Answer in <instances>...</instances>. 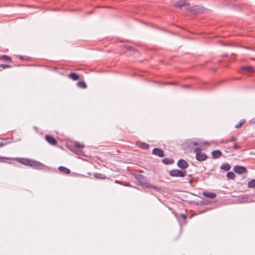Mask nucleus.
Segmentation results:
<instances>
[{"mask_svg":"<svg viewBox=\"0 0 255 255\" xmlns=\"http://www.w3.org/2000/svg\"><path fill=\"white\" fill-rule=\"evenodd\" d=\"M20 163L27 165L29 166L30 167H32L33 168L37 169H42L46 167L45 165L43 164L40 162L30 160L29 159L27 158H18L17 160Z\"/></svg>","mask_w":255,"mask_h":255,"instance_id":"nucleus-1","label":"nucleus"},{"mask_svg":"<svg viewBox=\"0 0 255 255\" xmlns=\"http://www.w3.org/2000/svg\"><path fill=\"white\" fill-rule=\"evenodd\" d=\"M201 149L199 147H196L194 149V152L196 153V158L199 161L205 160L207 156L206 154L201 152Z\"/></svg>","mask_w":255,"mask_h":255,"instance_id":"nucleus-2","label":"nucleus"},{"mask_svg":"<svg viewBox=\"0 0 255 255\" xmlns=\"http://www.w3.org/2000/svg\"><path fill=\"white\" fill-rule=\"evenodd\" d=\"M170 175L173 177H183L186 175V171H182L178 169H173L170 171Z\"/></svg>","mask_w":255,"mask_h":255,"instance_id":"nucleus-3","label":"nucleus"},{"mask_svg":"<svg viewBox=\"0 0 255 255\" xmlns=\"http://www.w3.org/2000/svg\"><path fill=\"white\" fill-rule=\"evenodd\" d=\"M187 10L193 13L197 14L204 11L203 8L199 5H194L187 8Z\"/></svg>","mask_w":255,"mask_h":255,"instance_id":"nucleus-4","label":"nucleus"},{"mask_svg":"<svg viewBox=\"0 0 255 255\" xmlns=\"http://www.w3.org/2000/svg\"><path fill=\"white\" fill-rule=\"evenodd\" d=\"M177 165L179 168L184 169L188 167L189 164L185 160L181 159L178 160Z\"/></svg>","mask_w":255,"mask_h":255,"instance_id":"nucleus-5","label":"nucleus"},{"mask_svg":"<svg viewBox=\"0 0 255 255\" xmlns=\"http://www.w3.org/2000/svg\"><path fill=\"white\" fill-rule=\"evenodd\" d=\"M234 171L238 174H243L247 172L246 168L242 166H235L234 168Z\"/></svg>","mask_w":255,"mask_h":255,"instance_id":"nucleus-6","label":"nucleus"},{"mask_svg":"<svg viewBox=\"0 0 255 255\" xmlns=\"http://www.w3.org/2000/svg\"><path fill=\"white\" fill-rule=\"evenodd\" d=\"M152 153L153 154L157 155L160 157H162L164 156L163 151L159 148H153Z\"/></svg>","mask_w":255,"mask_h":255,"instance_id":"nucleus-7","label":"nucleus"},{"mask_svg":"<svg viewBox=\"0 0 255 255\" xmlns=\"http://www.w3.org/2000/svg\"><path fill=\"white\" fill-rule=\"evenodd\" d=\"M136 179L139 184L141 186H144V185H145V183H146V179L143 175L141 174H138L136 176Z\"/></svg>","mask_w":255,"mask_h":255,"instance_id":"nucleus-8","label":"nucleus"},{"mask_svg":"<svg viewBox=\"0 0 255 255\" xmlns=\"http://www.w3.org/2000/svg\"><path fill=\"white\" fill-rule=\"evenodd\" d=\"M45 139L49 144L52 145H55L57 142L55 138L49 135H46L45 136Z\"/></svg>","mask_w":255,"mask_h":255,"instance_id":"nucleus-9","label":"nucleus"},{"mask_svg":"<svg viewBox=\"0 0 255 255\" xmlns=\"http://www.w3.org/2000/svg\"><path fill=\"white\" fill-rule=\"evenodd\" d=\"M242 70L248 75H250L255 72L254 68L252 66H243L242 67Z\"/></svg>","mask_w":255,"mask_h":255,"instance_id":"nucleus-10","label":"nucleus"},{"mask_svg":"<svg viewBox=\"0 0 255 255\" xmlns=\"http://www.w3.org/2000/svg\"><path fill=\"white\" fill-rule=\"evenodd\" d=\"M202 195L206 198L214 199L216 197V194L213 192H203Z\"/></svg>","mask_w":255,"mask_h":255,"instance_id":"nucleus-11","label":"nucleus"},{"mask_svg":"<svg viewBox=\"0 0 255 255\" xmlns=\"http://www.w3.org/2000/svg\"><path fill=\"white\" fill-rule=\"evenodd\" d=\"M189 5V3H187L186 2H184L183 1H180L177 2H176L174 4V5L175 7H178V8H181L183 6H188Z\"/></svg>","mask_w":255,"mask_h":255,"instance_id":"nucleus-12","label":"nucleus"},{"mask_svg":"<svg viewBox=\"0 0 255 255\" xmlns=\"http://www.w3.org/2000/svg\"><path fill=\"white\" fill-rule=\"evenodd\" d=\"M58 170L60 172H61L66 174H69L71 172L69 169L64 166H59L58 167Z\"/></svg>","mask_w":255,"mask_h":255,"instance_id":"nucleus-13","label":"nucleus"},{"mask_svg":"<svg viewBox=\"0 0 255 255\" xmlns=\"http://www.w3.org/2000/svg\"><path fill=\"white\" fill-rule=\"evenodd\" d=\"M212 155L213 158H218L222 155V152L220 150H215L212 151Z\"/></svg>","mask_w":255,"mask_h":255,"instance_id":"nucleus-14","label":"nucleus"},{"mask_svg":"<svg viewBox=\"0 0 255 255\" xmlns=\"http://www.w3.org/2000/svg\"><path fill=\"white\" fill-rule=\"evenodd\" d=\"M93 175L95 178L97 179H105L107 178V176L105 175L102 174L101 173H94Z\"/></svg>","mask_w":255,"mask_h":255,"instance_id":"nucleus-15","label":"nucleus"},{"mask_svg":"<svg viewBox=\"0 0 255 255\" xmlns=\"http://www.w3.org/2000/svg\"><path fill=\"white\" fill-rule=\"evenodd\" d=\"M68 77H69V78H70L75 81L78 80L79 78V75L78 74H77L76 73H73V72L70 73L68 75Z\"/></svg>","mask_w":255,"mask_h":255,"instance_id":"nucleus-16","label":"nucleus"},{"mask_svg":"<svg viewBox=\"0 0 255 255\" xmlns=\"http://www.w3.org/2000/svg\"><path fill=\"white\" fill-rule=\"evenodd\" d=\"M162 161L166 165L171 164L173 163V160L169 158H164L162 160Z\"/></svg>","mask_w":255,"mask_h":255,"instance_id":"nucleus-17","label":"nucleus"},{"mask_svg":"<svg viewBox=\"0 0 255 255\" xmlns=\"http://www.w3.org/2000/svg\"><path fill=\"white\" fill-rule=\"evenodd\" d=\"M220 168L222 170H224L225 171H229L231 168V166L230 164L228 163H224L221 166Z\"/></svg>","mask_w":255,"mask_h":255,"instance_id":"nucleus-18","label":"nucleus"},{"mask_svg":"<svg viewBox=\"0 0 255 255\" xmlns=\"http://www.w3.org/2000/svg\"><path fill=\"white\" fill-rule=\"evenodd\" d=\"M0 60L5 61H11V58L9 56L5 55L0 56Z\"/></svg>","mask_w":255,"mask_h":255,"instance_id":"nucleus-19","label":"nucleus"},{"mask_svg":"<svg viewBox=\"0 0 255 255\" xmlns=\"http://www.w3.org/2000/svg\"><path fill=\"white\" fill-rule=\"evenodd\" d=\"M74 146L75 147L78 149H82L84 147V144L83 143H80L77 141H75L74 143Z\"/></svg>","mask_w":255,"mask_h":255,"instance_id":"nucleus-20","label":"nucleus"},{"mask_svg":"<svg viewBox=\"0 0 255 255\" xmlns=\"http://www.w3.org/2000/svg\"><path fill=\"white\" fill-rule=\"evenodd\" d=\"M138 145L139 147H140L143 149H147L149 148V145L144 142H139L138 143Z\"/></svg>","mask_w":255,"mask_h":255,"instance_id":"nucleus-21","label":"nucleus"},{"mask_svg":"<svg viewBox=\"0 0 255 255\" xmlns=\"http://www.w3.org/2000/svg\"><path fill=\"white\" fill-rule=\"evenodd\" d=\"M77 85L78 87L82 88V89H85L87 88V85H86V83L83 81L78 82L77 83Z\"/></svg>","mask_w":255,"mask_h":255,"instance_id":"nucleus-22","label":"nucleus"},{"mask_svg":"<svg viewBox=\"0 0 255 255\" xmlns=\"http://www.w3.org/2000/svg\"><path fill=\"white\" fill-rule=\"evenodd\" d=\"M248 186L249 188H255V179H252L249 181L248 183Z\"/></svg>","mask_w":255,"mask_h":255,"instance_id":"nucleus-23","label":"nucleus"},{"mask_svg":"<svg viewBox=\"0 0 255 255\" xmlns=\"http://www.w3.org/2000/svg\"><path fill=\"white\" fill-rule=\"evenodd\" d=\"M227 177L229 179H234L235 177V174L233 172H229L227 174Z\"/></svg>","mask_w":255,"mask_h":255,"instance_id":"nucleus-24","label":"nucleus"},{"mask_svg":"<svg viewBox=\"0 0 255 255\" xmlns=\"http://www.w3.org/2000/svg\"><path fill=\"white\" fill-rule=\"evenodd\" d=\"M246 122V121L244 119H243V120H241L240 122L238 124H237L236 126H235V128H240V127H242V126Z\"/></svg>","mask_w":255,"mask_h":255,"instance_id":"nucleus-25","label":"nucleus"},{"mask_svg":"<svg viewBox=\"0 0 255 255\" xmlns=\"http://www.w3.org/2000/svg\"><path fill=\"white\" fill-rule=\"evenodd\" d=\"M144 186L146 187V188H153L155 189H158V188L156 186L150 185L147 183V182L145 183V185H144Z\"/></svg>","mask_w":255,"mask_h":255,"instance_id":"nucleus-26","label":"nucleus"},{"mask_svg":"<svg viewBox=\"0 0 255 255\" xmlns=\"http://www.w3.org/2000/svg\"><path fill=\"white\" fill-rule=\"evenodd\" d=\"M199 144V143L197 141H195V140H191L189 141V145L190 146L197 145Z\"/></svg>","mask_w":255,"mask_h":255,"instance_id":"nucleus-27","label":"nucleus"},{"mask_svg":"<svg viewBox=\"0 0 255 255\" xmlns=\"http://www.w3.org/2000/svg\"><path fill=\"white\" fill-rule=\"evenodd\" d=\"M0 67H2L3 69H6L7 68H10L11 66L7 64H0Z\"/></svg>","mask_w":255,"mask_h":255,"instance_id":"nucleus-28","label":"nucleus"},{"mask_svg":"<svg viewBox=\"0 0 255 255\" xmlns=\"http://www.w3.org/2000/svg\"><path fill=\"white\" fill-rule=\"evenodd\" d=\"M236 139H237L235 137L232 136L230 139L228 140V142L234 141L236 140Z\"/></svg>","mask_w":255,"mask_h":255,"instance_id":"nucleus-29","label":"nucleus"},{"mask_svg":"<svg viewBox=\"0 0 255 255\" xmlns=\"http://www.w3.org/2000/svg\"><path fill=\"white\" fill-rule=\"evenodd\" d=\"M239 146L238 145H237V144H235L234 146H233V148H235V149H238L239 148Z\"/></svg>","mask_w":255,"mask_h":255,"instance_id":"nucleus-30","label":"nucleus"},{"mask_svg":"<svg viewBox=\"0 0 255 255\" xmlns=\"http://www.w3.org/2000/svg\"><path fill=\"white\" fill-rule=\"evenodd\" d=\"M127 48H128V49H129V50L131 49V47H130V46H128V47H127Z\"/></svg>","mask_w":255,"mask_h":255,"instance_id":"nucleus-31","label":"nucleus"},{"mask_svg":"<svg viewBox=\"0 0 255 255\" xmlns=\"http://www.w3.org/2000/svg\"><path fill=\"white\" fill-rule=\"evenodd\" d=\"M126 186H130V185H129V183L127 184L126 185Z\"/></svg>","mask_w":255,"mask_h":255,"instance_id":"nucleus-32","label":"nucleus"},{"mask_svg":"<svg viewBox=\"0 0 255 255\" xmlns=\"http://www.w3.org/2000/svg\"><path fill=\"white\" fill-rule=\"evenodd\" d=\"M183 218H186V216L185 215H183Z\"/></svg>","mask_w":255,"mask_h":255,"instance_id":"nucleus-33","label":"nucleus"},{"mask_svg":"<svg viewBox=\"0 0 255 255\" xmlns=\"http://www.w3.org/2000/svg\"><path fill=\"white\" fill-rule=\"evenodd\" d=\"M251 154H254L255 155V153H251Z\"/></svg>","mask_w":255,"mask_h":255,"instance_id":"nucleus-34","label":"nucleus"},{"mask_svg":"<svg viewBox=\"0 0 255 255\" xmlns=\"http://www.w3.org/2000/svg\"><path fill=\"white\" fill-rule=\"evenodd\" d=\"M115 182L116 183H118V182H119V181H116Z\"/></svg>","mask_w":255,"mask_h":255,"instance_id":"nucleus-35","label":"nucleus"}]
</instances>
